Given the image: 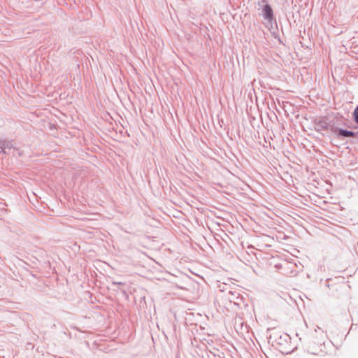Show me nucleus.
Instances as JSON below:
<instances>
[{"instance_id": "f257e3e1", "label": "nucleus", "mask_w": 358, "mask_h": 358, "mask_svg": "<svg viewBox=\"0 0 358 358\" xmlns=\"http://www.w3.org/2000/svg\"><path fill=\"white\" fill-rule=\"evenodd\" d=\"M12 149H13L14 151H17L19 155H21V153L15 148L12 141L0 139V155H10V151Z\"/></svg>"}, {"instance_id": "f03ea898", "label": "nucleus", "mask_w": 358, "mask_h": 358, "mask_svg": "<svg viewBox=\"0 0 358 358\" xmlns=\"http://www.w3.org/2000/svg\"><path fill=\"white\" fill-rule=\"evenodd\" d=\"M337 136H343V137H355L357 138V131L355 132L352 131L344 129H337Z\"/></svg>"}, {"instance_id": "7ed1b4c3", "label": "nucleus", "mask_w": 358, "mask_h": 358, "mask_svg": "<svg viewBox=\"0 0 358 358\" xmlns=\"http://www.w3.org/2000/svg\"><path fill=\"white\" fill-rule=\"evenodd\" d=\"M263 17L268 20L271 21L273 18V13L271 7L268 4H266L262 10Z\"/></svg>"}, {"instance_id": "20e7f679", "label": "nucleus", "mask_w": 358, "mask_h": 358, "mask_svg": "<svg viewBox=\"0 0 358 358\" xmlns=\"http://www.w3.org/2000/svg\"><path fill=\"white\" fill-rule=\"evenodd\" d=\"M352 119L354 122L358 124V105L356 106L352 113Z\"/></svg>"}, {"instance_id": "39448f33", "label": "nucleus", "mask_w": 358, "mask_h": 358, "mask_svg": "<svg viewBox=\"0 0 358 358\" xmlns=\"http://www.w3.org/2000/svg\"><path fill=\"white\" fill-rule=\"evenodd\" d=\"M113 285H124V282H116V281H113Z\"/></svg>"}, {"instance_id": "423d86ee", "label": "nucleus", "mask_w": 358, "mask_h": 358, "mask_svg": "<svg viewBox=\"0 0 358 358\" xmlns=\"http://www.w3.org/2000/svg\"><path fill=\"white\" fill-rule=\"evenodd\" d=\"M357 138H358V131H357Z\"/></svg>"}]
</instances>
